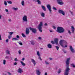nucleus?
<instances>
[{"mask_svg":"<svg viewBox=\"0 0 75 75\" xmlns=\"http://www.w3.org/2000/svg\"><path fill=\"white\" fill-rule=\"evenodd\" d=\"M22 37H24L25 38V35H24V33H22Z\"/></svg>","mask_w":75,"mask_h":75,"instance_id":"4c0bfd02","label":"nucleus"},{"mask_svg":"<svg viewBox=\"0 0 75 75\" xmlns=\"http://www.w3.org/2000/svg\"><path fill=\"white\" fill-rule=\"evenodd\" d=\"M8 74L9 75H11V73L9 72H8Z\"/></svg>","mask_w":75,"mask_h":75,"instance_id":"69168bd1","label":"nucleus"},{"mask_svg":"<svg viewBox=\"0 0 75 75\" xmlns=\"http://www.w3.org/2000/svg\"><path fill=\"white\" fill-rule=\"evenodd\" d=\"M10 51L8 50H7L6 51V54H8V55H10Z\"/></svg>","mask_w":75,"mask_h":75,"instance_id":"6ab92c4d","label":"nucleus"},{"mask_svg":"<svg viewBox=\"0 0 75 75\" xmlns=\"http://www.w3.org/2000/svg\"><path fill=\"white\" fill-rule=\"evenodd\" d=\"M30 30V31H32V32L33 33L35 34V33H36V32H37V30L35 28H32L31 27L29 28Z\"/></svg>","mask_w":75,"mask_h":75,"instance_id":"423d86ee","label":"nucleus"},{"mask_svg":"<svg viewBox=\"0 0 75 75\" xmlns=\"http://www.w3.org/2000/svg\"><path fill=\"white\" fill-rule=\"evenodd\" d=\"M57 2L58 3V4H60V5L64 4V2H63L62 0H57Z\"/></svg>","mask_w":75,"mask_h":75,"instance_id":"0eeeda50","label":"nucleus"},{"mask_svg":"<svg viewBox=\"0 0 75 75\" xmlns=\"http://www.w3.org/2000/svg\"><path fill=\"white\" fill-rule=\"evenodd\" d=\"M12 9L13 10H15V11H17L18 10V8H15L14 7H13Z\"/></svg>","mask_w":75,"mask_h":75,"instance_id":"aec40b11","label":"nucleus"},{"mask_svg":"<svg viewBox=\"0 0 75 75\" xmlns=\"http://www.w3.org/2000/svg\"><path fill=\"white\" fill-rule=\"evenodd\" d=\"M5 59H8L9 58V57L6 56L5 57Z\"/></svg>","mask_w":75,"mask_h":75,"instance_id":"37998d69","label":"nucleus"},{"mask_svg":"<svg viewBox=\"0 0 75 75\" xmlns=\"http://www.w3.org/2000/svg\"><path fill=\"white\" fill-rule=\"evenodd\" d=\"M16 38L17 39L18 41V40H19V39H20V36L18 35H17L16 36Z\"/></svg>","mask_w":75,"mask_h":75,"instance_id":"bb28decb","label":"nucleus"},{"mask_svg":"<svg viewBox=\"0 0 75 75\" xmlns=\"http://www.w3.org/2000/svg\"><path fill=\"white\" fill-rule=\"evenodd\" d=\"M18 73H20V74H21L22 73V72H23V70L21 68H19L18 69Z\"/></svg>","mask_w":75,"mask_h":75,"instance_id":"4468645a","label":"nucleus"},{"mask_svg":"<svg viewBox=\"0 0 75 75\" xmlns=\"http://www.w3.org/2000/svg\"><path fill=\"white\" fill-rule=\"evenodd\" d=\"M54 41L55 44H58V39L57 38H55L54 39Z\"/></svg>","mask_w":75,"mask_h":75,"instance_id":"dca6fc26","label":"nucleus"},{"mask_svg":"<svg viewBox=\"0 0 75 75\" xmlns=\"http://www.w3.org/2000/svg\"><path fill=\"white\" fill-rule=\"evenodd\" d=\"M41 16L42 17H45V13L43 12H42L41 13Z\"/></svg>","mask_w":75,"mask_h":75,"instance_id":"4be33fe9","label":"nucleus"},{"mask_svg":"<svg viewBox=\"0 0 75 75\" xmlns=\"http://www.w3.org/2000/svg\"><path fill=\"white\" fill-rule=\"evenodd\" d=\"M53 28H54V30H56V27H55L54 26H53Z\"/></svg>","mask_w":75,"mask_h":75,"instance_id":"de8ad7c7","label":"nucleus"},{"mask_svg":"<svg viewBox=\"0 0 75 75\" xmlns=\"http://www.w3.org/2000/svg\"><path fill=\"white\" fill-rule=\"evenodd\" d=\"M18 53L19 54H21V51L20 50H19L18 51Z\"/></svg>","mask_w":75,"mask_h":75,"instance_id":"a19ab883","label":"nucleus"},{"mask_svg":"<svg viewBox=\"0 0 75 75\" xmlns=\"http://www.w3.org/2000/svg\"><path fill=\"white\" fill-rule=\"evenodd\" d=\"M59 44L63 48H67V45H65V46L63 45L64 44H67V42L66 41L64 40H61L59 42Z\"/></svg>","mask_w":75,"mask_h":75,"instance_id":"f03ea898","label":"nucleus"},{"mask_svg":"<svg viewBox=\"0 0 75 75\" xmlns=\"http://www.w3.org/2000/svg\"><path fill=\"white\" fill-rule=\"evenodd\" d=\"M71 66L72 67H73V68H75V65L74 64H71Z\"/></svg>","mask_w":75,"mask_h":75,"instance_id":"7c9ffc66","label":"nucleus"},{"mask_svg":"<svg viewBox=\"0 0 75 75\" xmlns=\"http://www.w3.org/2000/svg\"><path fill=\"white\" fill-rule=\"evenodd\" d=\"M63 51L64 53V54L67 53V51L66 50H63Z\"/></svg>","mask_w":75,"mask_h":75,"instance_id":"79ce46f5","label":"nucleus"},{"mask_svg":"<svg viewBox=\"0 0 75 75\" xmlns=\"http://www.w3.org/2000/svg\"><path fill=\"white\" fill-rule=\"evenodd\" d=\"M55 47L56 48L57 51H58L59 50V47L57 46H55Z\"/></svg>","mask_w":75,"mask_h":75,"instance_id":"58836bf2","label":"nucleus"},{"mask_svg":"<svg viewBox=\"0 0 75 75\" xmlns=\"http://www.w3.org/2000/svg\"><path fill=\"white\" fill-rule=\"evenodd\" d=\"M71 28L72 33H74V31H75V28H74V26H71Z\"/></svg>","mask_w":75,"mask_h":75,"instance_id":"2eb2a0df","label":"nucleus"},{"mask_svg":"<svg viewBox=\"0 0 75 75\" xmlns=\"http://www.w3.org/2000/svg\"><path fill=\"white\" fill-rule=\"evenodd\" d=\"M2 40V39H1V35H0V40Z\"/></svg>","mask_w":75,"mask_h":75,"instance_id":"603ef678","label":"nucleus"},{"mask_svg":"<svg viewBox=\"0 0 75 75\" xmlns=\"http://www.w3.org/2000/svg\"><path fill=\"white\" fill-rule=\"evenodd\" d=\"M31 44L33 45H35V41H34L32 40L30 41Z\"/></svg>","mask_w":75,"mask_h":75,"instance_id":"a211bd4d","label":"nucleus"},{"mask_svg":"<svg viewBox=\"0 0 75 75\" xmlns=\"http://www.w3.org/2000/svg\"><path fill=\"white\" fill-rule=\"evenodd\" d=\"M4 4L5 6H7V2H6V1H4Z\"/></svg>","mask_w":75,"mask_h":75,"instance_id":"ea45409f","label":"nucleus"},{"mask_svg":"<svg viewBox=\"0 0 75 75\" xmlns=\"http://www.w3.org/2000/svg\"><path fill=\"white\" fill-rule=\"evenodd\" d=\"M3 64L4 65H6V60L4 59L3 60Z\"/></svg>","mask_w":75,"mask_h":75,"instance_id":"5701e85b","label":"nucleus"},{"mask_svg":"<svg viewBox=\"0 0 75 75\" xmlns=\"http://www.w3.org/2000/svg\"><path fill=\"white\" fill-rule=\"evenodd\" d=\"M44 25H45V26H47V23H45L44 24Z\"/></svg>","mask_w":75,"mask_h":75,"instance_id":"13d9d810","label":"nucleus"},{"mask_svg":"<svg viewBox=\"0 0 75 75\" xmlns=\"http://www.w3.org/2000/svg\"><path fill=\"white\" fill-rule=\"evenodd\" d=\"M37 55L39 57V56H40V52H39L38 51L37 52Z\"/></svg>","mask_w":75,"mask_h":75,"instance_id":"72a5a7b5","label":"nucleus"},{"mask_svg":"<svg viewBox=\"0 0 75 75\" xmlns=\"http://www.w3.org/2000/svg\"><path fill=\"white\" fill-rule=\"evenodd\" d=\"M31 62L33 63L34 66H35L36 65V62H35V61L34 60V59H31Z\"/></svg>","mask_w":75,"mask_h":75,"instance_id":"ddd939ff","label":"nucleus"},{"mask_svg":"<svg viewBox=\"0 0 75 75\" xmlns=\"http://www.w3.org/2000/svg\"><path fill=\"white\" fill-rule=\"evenodd\" d=\"M39 59H40V61H42V59H41V57H40V56H39Z\"/></svg>","mask_w":75,"mask_h":75,"instance_id":"49530a36","label":"nucleus"},{"mask_svg":"<svg viewBox=\"0 0 75 75\" xmlns=\"http://www.w3.org/2000/svg\"><path fill=\"white\" fill-rule=\"evenodd\" d=\"M47 8L48 9L49 11L50 12H51L52 11V10H51V6L50 4H48L47 5Z\"/></svg>","mask_w":75,"mask_h":75,"instance_id":"1a4fd4ad","label":"nucleus"},{"mask_svg":"<svg viewBox=\"0 0 75 75\" xmlns=\"http://www.w3.org/2000/svg\"><path fill=\"white\" fill-rule=\"evenodd\" d=\"M68 33L69 34V35H71V34H72V32H71V30H68Z\"/></svg>","mask_w":75,"mask_h":75,"instance_id":"473e14b6","label":"nucleus"},{"mask_svg":"<svg viewBox=\"0 0 75 75\" xmlns=\"http://www.w3.org/2000/svg\"><path fill=\"white\" fill-rule=\"evenodd\" d=\"M40 49H41V50H42L43 49H42V48H40Z\"/></svg>","mask_w":75,"mask_h":75,"instance_id":"774afa93","label":"nucleus"},{"mask_svg":"<svg viewBox=\"0 0 75 75\" xmlns=\"http://www.w3.org/2000/svg\"><path fill=\"white\" fill-rule=\"evenodd\" d=\"M45 64L47 65H49V63H48V62L46 61H45Z\"/></svg>","mask_w":75,"mask_h":75,"instance_id":"a18cd8bd","label":"nucleus"},{"mask_svg":"<svg viewBox=\"0 0 75 75\" xmlns=\"http://www.w3.org/2000/svg\"><path fill=\"white\" fill-rule=\"evenodd\" d=\"M49 31H50V33H52V32H54V31L53 30H50Z\"/></svg>","mask_w":75,"mask_h":75,"instance_id":"3c124183","label":"nucleus"},{"mask_svg":"<svg viewBox=\"0 0 75 75\" xmlns=\"http://www.w3.org/2000/svg\"><path fill=\"white\" fill-rule=\"evenodd\" d=\"M38 39H39V40H41V38L40 37H39L38 38Z\"/></svg>","mask_w":75,"mask_h":75,"instance_id":"bf43d9fd","label":"nucleus"},{"mask_svg":"<svg viewBox=\"0 0 75 75\" xmlns=\"http://www.w3.org/2000/svg\"><path fill=\"white\" fill-rule=\"evenodd\" d=\"M53 10H57V8H56L55 7H53Z\"/></svg>","mask_w":75,"mask_h":75,"instance_id":"c03bdc74","label":"nucleus"},{"mask_svg":"<svg viewBox=\"0 0 75 75\" xmlns=\"http://www.w3.org/2000/svg\"><path fill=\"white\" fill-rule=\"evenodd\" d=\"M64 31H65V30H64V29L63 28L59 27H57V32L59 33H62L64 32Z\"/></svg>","mask_w":75,"mask_h":75,"instance_id":"7ed1b4c3","label":"nucleus"},{"mask_svg":"<svg viewBox=\"0 0 75 75\" xmlns=\"http://www.w3.org/2000/svg\"><path fill=\"white\" fill-rule=\"evenodd\" d=\"M25 32L26 35L29 34V33H30V30H29V28H26Z\"/></svg>","mask_w":75,"mask_h":75,"instance_id":"9b49d317","label":"nucleus"},{"mask_svg":"<svg viewBox=\"0 0 75 75\" xmlns=\"http://www.w3.org/2000/svg\"><path fill=\"white\" fill-rule=\"evenodd\" d=\"M18 42V44H19V45H23V43H22V42Z\"/></svg>","mask_w":75,"mask_h":75,"instance_id":"c85d7f7f","label":"nucleus"},{"mask_svg":"<svg viewBox=\"0 0 75 75\" xmlns=\"http://www.w3.org/2000/svg\"><path fill=\"white\" fill-rule=\"evenodd\" d=\"M59 13L60 14H62L63 16H65V12L64 11L62 10H59L58 11Z\"/></svg>","mask_w":75,"mask_h":75,"instance_id":"6e6552de","label":"nucleus"},{"mask_svg":"<svg viewBox=\"0 0 75 75\" xmlns=\"http://www.w3.org/2000/svg\"><path fill=\"white\" fill-rule=\"evenodd\" d=\"M8 33L10 35H13V34L14 33L12 32H8Z\"/></svg>","mask_w":75,"mask_h":75,"instance_id":"c756f323","label":"nucleus"},{"mask_svg":"<svg viewBox=\"0 0 75 75\" xmlns=\"http://www.w3.org/2000/svg\"><path fill=\"white\" fill-rule=\"evenodd\" d=\"M21 4L22 6H25V4L24 3V0H22L21 1Z\"/></svg>","mask_w":75,"mask_h":75,"instance_id":"f3484780","label":"nucleus"},{"mask_svg":"<svg viewBox=\"0 0 75 75\" xmlns=\"http://www.w3.org/2000/svg\"><path fill=\"white\" fill-rule=\"evenodd\" d=\"M70 13H71V15H73L74 14L73 12L71 11L70 12Z\"/></svg>","mask_w":75,"mask_h":75,"instance_id":"052dcab7","label":"nucleus"},{"mask_svg":"<svg viewBox=\"0 0 75 75\" xmlns=\"http://www.w3.org/2000/svg\"><path fill=\"white\" fill-rule=\"evenodd\" d=\"M36 1L38 2V4H41V1L40 0H37V1Z\"/></svg>","mask_w":75,"mask_h":75,"instance_id":"cd10ccee","label":"nucleus"},{"mask_svg":"<svg viewBox=\"0 0 75 75\" xmlns=\"http://www.w3.org/2000/svg\"><path fill=\"white\" fill-rule=\"evenodd\" d=\"M44 75H47V72L45 73Z\"/></svg>","mask_w":75,"mask_h":75,"instance_id":"680f3d73","label":"nucleus"},{"mask_svg":"<svg viewBox=\"0 0 75 75\" xmlns=\"http://www.w3.org/2000/svg\"><path fill=\"white\" fill-rule=\"evenodd\" d=\"M8 21L9 22H11V20L10 19H8Z\"/></svg>","mask_w":75,"mask_h":75,"instance_id":"864d4df0","label":"nucleus"},{"mask_svg":"<svg viewBox=\"0 0 75 75\" xmlns=\"http://www.w3.org/2000/svg\"><path fill=\"white\" fill-rule=\"evenodd\" d=\"M25 60V58H23L22 59V61H24V60Z\"/></svg>","mask_w":75,"mask_h":75,"instance_id":"4d7b16f0","label":"nucleus"},{"mask_svg":"<svg viewBox=\"0 0 75 75\" xmlns=\"http://www.w3.org/2000/svg\"><path fill=\"white\" fill-rule=\"evenodd\" d=\"M51 42L52 44H55V42H54L53 41H51Z\"/></svg>","mask_w":75,"mask_h":75,"instance_id":"e433bc0d","label":"nucleus"},{"mask_svg":"<svg viewBox=\"0 0 75 75\" xmlns=\"http://www.w3.org/2000/svg\"><path fill=\"white\" fill-rule=\"evenodd\" d=\"M61 69H59L58 71V73L60 74V73H61Z\"/></svg>","mask_w":75,"mask_h":75,"instance_id":"2f4dec72","label":"nucleus"},{"mask_svg":"<svg viewBox=\"0 0 75 75\" xmlns=\"http://www.w3.org/2000/svg\"><path fill=\"white\" fill-rule=\"evenodd\" d=\"M49 59H50V60H52V58H49Z\"/></svg>","mask_w":75,"mask_h":75,"instance_id":"0e129e2a","label":"nucleus"},{"mask_svg":"<svg viewBox=\"0 0 75 75\" xmlns=\"http://www.w3.org/2000/svg\"><path fill=\"white\" fill-rule=\"evenodd\" d=\"M22 20L24 22H27L28 21L27 16L25 15H24L22 18Z\"/></svg>","mask_w":75,"mask_h":75,"instance_id":"39448f33","label":"nucleus"},{"mask_svg":"<svg viewBox=\"0 0 75 75\" xmlns=\"http://www.w3.org/2000/svg\"><path fill=\"white\" fill-rule=\"evenodd\" d=\"M42 22H40V24L38 27V28L39 31L40 32H42Z\"/></svg>","mask_w":75,"mask_h":75,"instance_id":"20e7f679","label":"nucleus"},{"mask_svg":"<svg viewBox=\"0 0 75 75\" xmlns=\"http://www.w3.org/2000/svg\"><path fill=\"white\" fill-rule=\"evenodd\" d=\"M7 2L8 4H12V2L11 1H8Z\"/></svg>","mask_w":75,"mask_h":75,"instance_id":"c9c22d12","label":"nucleus"},{"mask_svg":"<svg viewBox=\"0 0 75 75\" xmlns=\"http://www.w3.org/2000/svg\"><path fill=\"white\" fill-rule=\"evenodd\" d=\"M69 48L71 52H73V53H74V52H75V50H74V49L73 48H72V46H70Z\"/></svg>","mask_w":75,"mask_h":75,"instance_id":"f8f14e48","label":"nucleus"},{"mask_svg":"<svg viewBox=\"0 0 75 75\" xmlns=\"http://www.w3.org/2000/svg\"><path fill=\"white\" fill-rule=\"evenodd\" d=\"M17 63L16 62H15L14 63L13 65H17Z\"/></svg>","mask_w":75,"mask_h":75,"instance_id":"5fc2aeb1","label":"nucleus"},{"mask_svg":"<svg viewBox=\"0 0 75 75\" xmlns=\"http://www.w3.org/2000/svg\"><path fill=\"white\" fill-rule=\"evenodd\" d=\"M12 37V36H11V35H9L8 36V39H10Z\"/></svg>","mask_w":75,"mask_h":75,"instance_id":"f704fd0d","label":"nucleus"},{"mask_svg":"<svg viewBox=\"0 0 75 75\" xmlns=\"http://www.w3.org/2000/svg\"><path fill=\"white\" fill-rule=\"evenodd\" d=\"M42 8V9L44 11H46V9H45V6H41Z\"/></svg>","mask_w":75,"mask_h":75,"instance_id":"393cba45","label":"nucleus"},{"mask_svg":"<svg viewBox=\"0 0 75 75\" xmlns=\"http://www.w3.org/2000/svg\"><path fill=\"white\" fill-rule=\"evenodd\" d=\"M21 63L22 64V65L23 66H25V64L23 62L21 61Z\"/></svg>","mask_w":75,"mask_h":75,"instance_id":"b1692460","label":"nucleus"},{"mask_svg":"<svg viewBox=\"0 0 75 75\" xmlns=\"http://www.w3.org/2000/svg\"><path fill=\"white\" fill-rule=\"evenodd\" d=\"M1 15H0V20H1Z\"/></svg>","mask_w":75,"mask_h":75,"instance_id":"e2e57ef3","label":"nucleus"},{"mask_svg":"<svg viewBox=\"0 0 75 75\" xmlns=\"http://www.w3.org/2000/svg\"><path fill=\"white\" fill-rule=\"evenodd\" d=\"M70 59H71V58H67L66 61V66L67 67V68L65 70L64 75H68V74H69V71L71 70V69L69 68V61H70Z\"/></svg>","mask_w":75,"mask_h":75,"instance_id":"f257e3e1","label":"nucleus"},{"mask_svg":"<svg viewBox=\"0 0 75 75\" xmlns=\"http://www.w3.org/2000/svg\"><path fill=\"white\" fill-rule=\"evenodd\" d=\"M5 11L6 12H8V10L7 9H5Z\"/></svg>","mask_w":75,"mask_h":75,"instance_id":"8fccbe9b","label":"nucleus"},{"mask_svg":"<svg viewBox=\"0 0 75 75\" xmlns=\"http://www.w3.org/2000/svg\"><path fill=\"white\" fill-rule=\"evenodd\" d=\"M12 41H14V40H15V41H18V40H17V38H13L12 39Z\"/></svg>","mask_w":75,"mask_h":75,"instance_id":"a878e982","label":"nucleus"},{"mask_svg":"<svg viewBox=\"0 0 75 75\" xmlns=\"http://www.w3.org/2000/svg\"><path fill=\"white\" fill-rule=\"evenodd\" d=\"M6 42H8V39H7L6 40Z\"/></svg>","mask_w":75,"mask_h":75,"instance_id":"6e6d98bb","label":"nucleus"},{"mask_svg":"<svg viewBox=\"0 0 75 75\" xmlns=\"http://www.w3.org/2000/svg\"><path fill=\"white\" fill-rule=\"evenodd\" d=\"M60 38H62V36H60Z\"/></svg>","mask_w":75,"mask_h":75,"instance_id":"338daca9","label":"nucleus"},{"mask_svg":"<svg viewBox=\"0 0 75 75\" xmlns=\"http://www.w3.org/2000/svg\"><path fill=\"white\" fill-rule=\"evenodd\" d=\"M47 47L49 48H52V45L50 44H48L47 45Z\"/></svg>","mask_w":75,"mask_h":75,"instance_id":"412c9836","label":"nucleus"},{"mask_svg":"<svg viewBox=\"0 0 75 75\" xmlns=\"http://www.w3.org/2000/svg\"><path fill=\"white\" fill-rule=\"evenodd\" d=\"M14 61H18V60L17 59V58H15L14 59Z\"/></svg>","mask_w":75,"mask_h":75,"instance_id":"09e8293b","label":"nucleus"},{"mask_svg":"<svg viewBox=\"0 0 75 75\" xmlns=\"http://www.w3.org/2000/svg\"><path fill=\"white\" fill-rule=\"evenodd\" d=\"M36 74L37 75H40L41 74V72H40V69H37L36 70Z\"/></svg>","mask_w":75,"mask_h":75,"instance_id":"9d476101","label":"nucleus"}]
</instances>
